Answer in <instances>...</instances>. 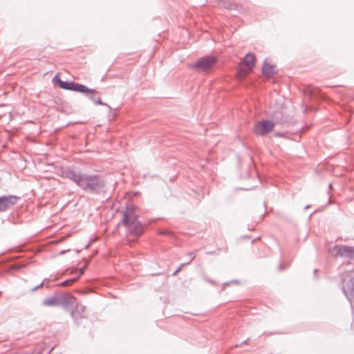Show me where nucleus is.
Listing matches in <instances>:
<instances>
[{"label":"nucleus","instance_id":"nucleus-10","mask_svg":"<svg viewBox=\"0 0 354 354\" xmlns=\"http://www.w3.org/2000/svg\"><path fill=\"white\" fill-rule=\"evenodd\" d=\"M73 91L79 92L84 94L90 100H93V96L97 93V91L95 89H91L86 86L79 84L75 82L73 85Z\"/></svg>","mask_w":354,"mask_h":354},{"label":"nucleus","instance_id":"nucleus-11","mask_svg":"<svg viewBox=\"0 0 354 354\" xmlns=\"http://www.w3.org/2000/svg\"><path fill=\"white\" fill-rule=\"evenodd\" d=\"M86 307L82 305H78L77 304V301H75V304L71 307L70 310H68L71 313V316L73 317L74 321H76L78 318H84V311H85Z\"/></svg>","mask_w":354,"mask_h":354},{"label":"nucleus","instance_id":"nucleus-22","mask_svg":"<svg viewBox=\"0 0 354 354\" xmlns=\"http://www.w3.org/2000/svg\"><path fill=\"white\" fill-rule=\"evenodd\" d=\"M183 267H178V268L174 272L173 275H176L182 270Z\"/></svg>","mask_w":354,"mask_h":354},{"label":"nucleus","instance_id":"nucleus-9","mask_svg":"<svg viewBox=\"0 0 354 354\" xmlns=\"http://www.w3.org/2000/svg\"><path fill=\"white\" fill-rule=\"evenodd\" d=\"M86 268L87 267H68L66 272H68L70 274H75V276L62 281L61 285L70 286L77 281L80 276L84 272Z\"/></svg>","mask_w":354,"mask_h":354},{"label":"nucleus","instance_id":"nucleus-4","mask_svg":"<svg viewBox=\"0 0 354 354\" xmlns=\"http://www.w3.org/2000/svg\"><path fill=\"white\" fill-rule=\"evenodd\" d=\"M217 62V57L214 55H206L198 59L194 64V68L198 72H203L212 68Z\"/></svg>","mask_w":354,"mask_h":354},{"label":"nucleus","instance_id":"nucleus-25","mask_svg":"<svg viewBox=\"0 0 354 354\" xmlns=\"http://www.w3.org/2000/svg\"><path fill=\"white\" fill-rule=\"evenodd\" d=\"M286 268V267H282V266L278 267V270H279V272L283 271V270H284V268Z\"/></svg>","mask_w":354,"mask_h":354},{"label":"nucleus","instance_id":"nucleus-2","mask_svg":"<svg viewBox=\"0 0 354 354\" xmlns=\"http://www.w3.org/2000/svg\"><path fill=\"white\" fill-rule=\"evenodd\" d=\"M122 223L127 227L129 234L135 237H139L144 233V225L139 221L133 207H126Z\"/></svg>","mask_w":354,"mask_h":354},{"label":"nucleus","instance_id":"nucleus-29","mask_svg":"<svg viewBox=\"0 0 354 354\" xmlns=\"http://www.w3.org/2000/svg\"><path fill=\"white\" fill-rule=\"evenodd\" d=\"M309 207H310V205H306V206L304 207V209H308Z\"/></svg>","mask_w":354,"mask_h":354},{"label":"nucleus","instance_id":"nucleus-26","mask_svg":"<svg viewBox=\"0 0 354 354\" xmlns=\"http://www.w3.org/2000/svg\"><path fill=\"white\" fill-rule=\"evenodd\" d=\"M317 271H318L317 269H315L314 271H313L315 277H317Z\"/></svg>","mask_w":354,"mask_h":354},{"label":"nucleus","instance_id":"nucleus-16","mask_svg":"<svg viewBox=\"0 0 354 354\" xmlns=\"http://www.w3.org/2000/svg\"><path fill=\"white\" fill-rule=\"evenodd\" d=\"M46 281H48H48H50V279H47V278L44 279L43 281H42L40 284H39V285H37V286H35L34 288H32L31 289V291H32V292H35V291H36L37 290H38L39 288H41V287H42V286H46V283H46Z\"/></svg>","mask_w":354,"mask_h":354},{"label":"nucleus","instance_id":"nucleus-8","mask_svg":"<svg viewBox=\"0 0 354 354\" xmlns=\"http://www.w3.org/2000/svg\"><path fill=\"white\" fill-rule=\"evenodd\" d=\"M19 197L15 195L0 196V212H6L17 204Z\"/></svg>","mask_w":354,"mask_h":354},{"label":"nucleus","instance_id":"nucleus-17","mask_svg":"<svg viewBox=\"0 0 354 354\" xmlns=\"http://www.w3.org/2000/svg\"><path fill=\"white\" fill-rule=\"evenodd\" d=\"M92 100L93 101V102L95 103V104H97V105H105V106H107L109 109H111V107H110L108 104H105V103L102 102V101L101 100V99H100V98H98V99H97V100H94V99L93 98V100Z\"/></svg>","mask_w":354,"mask_h":354},{"label":"nucleus","instance_id":"nucleus-24","mask_svg":"<svg viewBox=\"0 0 354 354\" xmlns=\"http://www.w3.org/2000/svg\"><path fill=\"white\" fill-rule=\"evenodd\" d=\"M9 266H25V265L23 263H13L10 264Z\"/></svg>","mask_w":354,"mask_h":354},{"label":"nucleus","instance_id":"nucleus-1","mask_svg":"<svg viewBox=\"0 0 354 354\" xmlns=\"http://www.w3.org/2000/svg\"><path fill=\"white\" fill-rule=\"evenodd\" d=\"M62 177L73 181L82 190L91 194H100L106 190L104 179L98 174L78 173L67 168L62 171Z\"/></svg>","mask_w":354,"mask_h":354},{"label":"nucleus","instance_id":"nucleus-15","mask_svg":"<svg viewBox=\"0 0 354 354\" xmlns=\"http://www.w3.org/2000/svg\"><path fill=\"white\" fill-rule=\"evenodd\" d=\"M221 6L230 10H239V8H241L239 5L235 3L234 2L230 1L228 0H223L221 3Z\"/></svg>","mask_w":354,"mask_h":354},{"label":"nucleus","instance_id":"nucleus-5","mask_svg":"<svg viewBox=\"0 0 354 354\" xmlns=\"http://www.w3.org/2000/svg\"><path fill=\"white\" fill-rule=\"evenodd\" d=\"M342 291L350 302L354 321V277H351L348 281L343 280Z\"/></svg>","mask_w":354,"mask_h":354},{"label":"nucleus","instance_id":"nucleus-3","mask_svg":"<svg viewBox=\"0 0 354 354\" xmlns=\"http://www.w3.org/2000/svg\"><path fill=\"white\" fill-rule=\"evenodd\" d=\"M75 304V297L69 292L54 295L42 301L46 306H62L64 310H69Z\"/></svg>","mask_w":354,"mask_h":354},{"label":"nucleus","instance_id":"nucleus-31","mask_svg":"<svg viewBox=\"0 0 354 354\" xmlns=\"http://www.w3.org/2000/svg\"><path fill=\"white\" fill-rule=\"evenodd\" d=\"M329 188L331 189L332 188V185L330 184L329 185Z\"/></svg>","mask_w":354,"mask_h":354},{"label":"nucleus","instance_id":"nucleus-7","mask_svg":"<svg viewBox=\"0 0 354 354\" xmlns=\"http://www.w3.org/2000/svg\"><path fill=\"white\" fill-rule=\"evenodd\" d=\"M331 251L336 257H340L354 261V246L336 245L332 248Z\"/></svg>","mask_w":354,"mask_h":354},{"label":"nucleus","instance_id":"nucleus-23","mask_svg":"<svg viewBox=\"0 0 354 354\" xmlns=\"http://www.w3.org/2000/svg\"><path fill=\"white\" fill-rule=\"evenodd\" d=\"M69 250H70L69 249L62 250V251L59 252L58 254H59V255L64 254L66 252H68Z\"/></svg>","mask_w":354,"mask_h":354},{"label":"nucleus","instance_id":"nucleus-6","mask_svg":"<svg viewBox=\"0 0 354 354\" xmlns=\"http://www.w3.org/2000/svg\"><path fill=\"white\" fill-rule=\"evenodd\" d=\"M274 125L272 121L263 120L255 124L253 132L257 136H266L274 129Z\"/></svg>","mask_w":354,"mask_h":354},{"label":"nucleus","instance_id":"nucleus-21","mask_svg":"<svg viewBox=\"0 0 354 354\" xmlns=\"http://www.w3.org/2000/svg\"><path fill=\"white\" fill-rule=\"evenodd\" d=\"M9 269L6 270V272H11L12 270H19V268H21V267H19V266H17V267H8Z\"/></svg>","mask_w":354,"mask_h":354},{"label":"nucleus","instance_id":"nucleus-28","mask_svg":"<svg viewBox=\"0 0 354 354\" xmlns=\"http://www.w3.org/2000/svg\"><path fill=\"white\" fill-rule=\"evenodd\" d=\"M248 340H249V339L248 338L247 339H245L243 342H242L241 344H245V343L248 342Z\"/></svg>","mask_w":354,"mask_h":354},{"label":"nucleus","instance_id":"nucleus-30","mask_svg":"<svg viewBox=\"0 0 354 354\" xmlns=\"http://www.w3.org/2000/svg\"><path fill=\"white\" fill-rule=\"evenodd\" d=\"M90 246V244L86 245L85 248H88Z\"/></svg>","mask_w":354,"mask_h":354},{"label":"nucleus","instance_id":"nucleus-13","mask_svg":"<svg viewBox=\"0 0 354 354\" xmlns=\"http://www.w3.org/2000/svg\"><path fill=\"white\" fill-rule=\"evenodd\" d=\"M277 71L275 65L270 64L266 60L264 61L262 66V73L268 78L272 77L277 74Z\"/></svg>","mask_w":354,"mask_h":354},{"label":"nucleus","instance_id":"nucleus-18","mask_svg":"<svg viewBox=\"0 0 354 354\" xmlns=\"http://www.w3.org/2000/svg\"><path fill=\"white\" fill-rule=\"evenodd\" d=\"M159 234L161 235H165V236H172L173 235L172 232H171L169 230H160L159 232Z\"/></svg>","mask_w":354,"mask_h":354},{"label":"nucleus","instance_id":"nucleus-12","mask_svg":"<svg viewBox=\"0 0 354 354\" xmlns=\"http://www.w3.org/2000/svg\"><path fill=\"white\" fill-rule=\"evenodd\" d=\"M256 57L253 53H248L241 61V64L245 66V72L252 71L255 66Z\"/></svg>","mask_w":354,"mask_h":354},{"label":"nucleus","instance_id":"nucleus-19","mask_svg":"<svg viewBox=\"0 0 354 354\" xmlns=\"http://www.w3.org/2000/svg\"><path fill=\"white\" fill-rule=\"evenodd\" d=\"M231 283L240 284V281L238 280H232L229 282L224 283L223 286V287H225V286H229Z\"/></svg>","mask_w":354,"mask_h":354},{"label":"nucleus","instance_id":"nucleus-27","mask_svg":"<svg viewBox=\"0 0 354 354\" xmlns=\"http://www.w3.org/2000/svg\"><path fill=\"white\" fill-rule=\"evenodd\" d=\"M188 264H189V263H180V266H187Z\"/></svg>","mask_w":354,"mask_h":354},{"label":"nucleus","instance_id":"nucleus-32","mask_svg":"<svg viewBox=\"0 0 354 354\" xmlns=\"http://www.w3.org/2000/svg\"><path fill=\"white\" fill-rule=\"evenodd\" d=\"M55 280H57V278H56V277H55V278H54L53 279H52V281H55Z\"/></svg>","mask_w":354,"mask_h":354},{"label":"nucleus","instance_id":"nucleus-20","mask_svg":"<svg viewBox=\"0 0 354 354\" xmlns=\"http://www.w3.org/2000/svg\"><path fill=\"white\" fill-rule=\"evenodd\" d=\"M274 136L276 137H281V138H286V133H281V132H277Z\"/></svg>","mask_w":354,"mask_h":354},{"label":"nucleus","instance_id":"nucleus-14","mask_svg":"<svg viewBox=\"0 0 354 354\" xmlns=\"http://www.w3.org/2000/svg\"><path fill=\"white\" fill-rule=\"evenodd\" d=\"M54 80H56L59 88L65 90L73 91L75 82L63 81L59 79L57 75H55Z\"/></svg>","mask_w":354,"mask_h":354}]
</instances>
